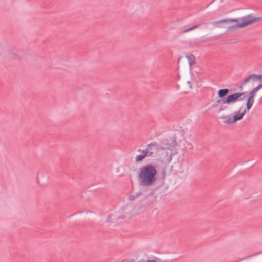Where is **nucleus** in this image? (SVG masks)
Instances as JSON below:
<instances>
[{
  "label": "nucleus",
  "mask_w": 262,
  "mask_h": 262,
  "mask_svg": "<svg viewBox=\"0 0 262 262\" xmlns=\"http://www.w3.org/2000/svg\"><path fill=\"white\" fill-rule=\"evenodd\" d=\"M185 57L188 60L189 64L191 67L192 66V64L195 63V56L191 53H188L187 55H186Z\"/></svg>",
  "instance_id": "obj_10"
},
{
  "label": "nucleus",
  "mask_w": 262,
  "mask_h": 262,
  "mask_svg": "<svg viewBox=\"0 0 262 262\" xmlns=\"http://www.w3.org/2000/svg\"><path fill=\"white\" fill-rule=\"evenodd\" d=\"M143 259L141 260H137L135 259H124L121 262H142Z\"/></svg>",
  "instance_id": "obj_15"
},
{
  "label": "nucleus",
  "mask_w": 262,
  "mask_h": 262,
  "mask_svg": "<svg viewBox=\"0 0 262 262\" xmlns=\"http://www.w3.org/2000/svg\"><path fill=\"white\" fill-rule=\"evenodd\" d=\"M161 261V260L160 258L156 257H154L153 260H148L146 261L143 260L142 262H160Z\"/></svg>",
  "instance_id": "obj_17"
},
{
  "label": "nucleus",
  "mask_w": 262,
  "mask_h": 262,
  "mask_svg": "<svg viewBox=\"0 0 262 262\" xmlns=\"http://www.w3.org/2000/svg\"><path fill=\"white\" fill-rule=\"evenodd\" d=\"M224 104H222V105H221L219 109V112H220L223 110H227L228 108L227 106H225V105H223Z\"/></svg>",
  "instance_id": "obj_18"
},
{
  "label": "nucleus",
  "mask_w": 262,
  "mask_h": 262,
  "mask_svg": "<svg viewBox=\"0 0 262 262\" xmlns=\"http://www.w3.org/2000/svg\"><path fill=\"white\" fill-rule=\"evenodd\" d=\"M221 119H225L224 123L227 124H231L235 122L233 121V117L232 118L228 116H223L221 117Z\"/></svg>",
  "instance_id": "obj_11"
},
{
  "label": "nucleus",
  "mask_w": 262,
  "mask_h": 262,
  "mask_svg": "<svg viewBox=\"0 0 262 262\" xmlns=\"http://www.w3.org/2000/svg\"><path fill=\"white\" fill-rule=\"evenodd\" d=\"M242 107H241L239 110L238 112H235V115L233 116V121L235 122L237 121H239L243 119L244 116L245 115L246 110L244 108L243 111L242 112V113H240V112L242 110Z\"/></svg>",
  "instance_id": "obj_7"
},
{
  "label": "nucleus",
  "mask_w": 262,
  "mask_h": 262,
  "mask_svg": "<svg viewBox=\"0 0 262 262\" xmlns=\"http://www.w3.org/2000/svg\"><path fill=\"white\" fill-rule=\"evenodd\" d=\"M262 88V83L259 84L257 86L253 89L248 94V98L246 103L247 109L249 111L252 107L254 101L255 93Z\"/></svg>",
  "instance_id": "obj_4"
},
{
  "label": "nucleus",
  "mask_w": 262,
  "mask_h": 262,
  "mask_svg": "<svg viewBox=\"0 0 262 262\" xmlns=\"http://www.w3.org/2000/svg\"><path fill=\"white\" fill-rule=\"evenodd\" d=\"M252 75H253V79L254 80H259L261 81L262 78V75H256V74H251Z\"/></svg>",
  "instance_id": "obj_16"
},
{
  "label": "nucleus",
  "mask_w": 262,
  "mask_h": 262,
  "mask_svg": "<svg viewBox=\"0 0 262 262\" xmlns=\"http://www.w3.org/2000/svg\"><path fill=\"white\" fill-rule=\"evenodd\" d=\"M160 144V146L161 150L165 149H171L176 145V142L175 141L171 139H165L161 141Z\"/></svg>",
  "instance_id": "obj_6"
},
{
  "label": "nucleus",
  "mask_w": 262,
  "mask_h": 262,
  "mask_svg": "<svg viewBox=\"0 0 262 262\" xmlns=\"http://www.w3.org/2000/svg\"><path fill=\"white\" fill-rule=\"evenodd\" d=\"M199 27V25H194L193 26L191 27H190L187 29H185L184 30H183L182 31V33H186V32H189L190 31H192L195 29H196L198 28V27Z\"/></svg>",
  "instance_id": "obj_14"
},
{
  "label": "nucleus",
  "mask_w": 262,
  "mask_h": 262,
  "mask_svg": "<svg viewBox=\"0 0 262 262\" xmlns=\"http://www.w3.org/2000/svg\"><path fill=\"white\" fill-rule=\"evenodd\" d=\"M262 254V252H258V253H255V254H254L253 255H251L249 256L248 257H251L252 256H256V255H257L258 254Z\"/></svg>",
  "instance_id": "obj_19"
},
{
  "label": "nucleus",
  "mask_w": 262,
  "mask_h": 262,
  "mask_svg": "<svg viewBox=\"0 0 262 262\" xmlns=\"http://www.w3.org/2000/svg\"><path fill=\"white\" fill-rule=\"evenodd\" d=\"M253 75H250L247 78H246L244 81L240 85V89L242 90L243 88V86L247 83L250 79H253Z\"/></svg>",
  "instance_id": "obj_12"
},
{
  "label": "nucleus",
  "mask_w": 262,
  "mask_h": 262,
  "mask_svg": "<svg viewBox=\"0 0 262 262\" xmlns=\"http://www.w3.org/2000/svg\"><path fill=\"white\" fill-rule=\"evenodd\" d=\"M261 19V17H254L252 14H248L239 18L224 19L219 21L212 22L211 24L215 27H221V26H219L220 24L234 22L237 23L235 25L230 27L229 28H242Z\"/></svg>",
  "instance_id": "obj_2"
},
{
  "label": "nucleus",
  "mask_w": 262,
  "mask_h": 262,
  "mask_svg": "<svg viewBox=\"0 0 262 262\" xmlns=\"http://www.w3.org/2000/svg\"><path fill=\"white\" fill-rule=\"evenodd\" d=\"M147 154V157H153L154 155L161 150L160 144L156 142L150 143L147 145V148L145 150Z\"/></svg>",
  "instance_id": "obj_5"
},
{
  "label": "nucleus",
  "mask_w": 262,
  "mask_h": 262,
  "mask_svg": "<svg viewBox=\"0 0 262 262\" xmlns=\"http://www.w3.org/2000/svg\"><path fill=\"white\" fill-rule=\"evenodd\" d=\"M173 260H164L163 262H172Z\"/></svg>",
  "instance_id": "obj_20"
},
{
  "label": "nucleus",
  "mask_w": 262,
  "mask_h": 262,
  "mask_svg": "<svg viewBox=\"0 0 262 262\" xmlns=\"http://www.w3.org/2000/svg\"><path fill=\"white\" fill-rule=\"evenodd\" d=\"M246 97H247V96H244L242 98H240L239 99V100L241 101V100H243V99H244Z\"/></svg>",
  "instance_id": "obj_21"
},
{
  "label": "nucleus",
  "mask_w": 262,
  "mask_h": 262,
  "mask_svg": "<svg viewBox=\"0 0 262 262\" xmlns=\"http://www.w3.org/2000/svg\"><path fill=\"white\" fill-rule=\"evenodd\" d=\"M141 193V192H139L136 193L135 195H130L128 196V199L131 201H134L140 195Z\"/></svg>",
  "instance_id": "obj_13"
},
{
  "label": "nucleus",
  "mask_w": 262,
  "mask_h": 262,
  "mask_svg": "<svg viewBox=\"0 0 262 262\" xmlns=\"http://www.w3.org/2000/svg\"><path fill=\"white\" fill-rule=\"evenodd\" d=\"M112 216V214H110V215H108V216H107V217H108V219H107V221H109V219H110V217H111Z\"/></svg>",
  "instance_id": "obj_22"
},
{
  "label": "nucleus",
  "mask_w": 262,
  "mask_h": 262,
  "mask_svg": "<svg viewBox=\"0 0 262 262\" xmlns=\"http://www.w3.org/2000/svg\"><path fill=\"white\" fill-rule=\"evenodd\" d=\"M157 170L155 166L147 164L139 169L138 176V183L140 186H152L157 179Z\"/></svg>",
  "instance_id": "obj_1"
},
{
  "label": "nucleus",
  "mask_w": 262,
  "mask_h": 262,
  "mask_svg": "<svg viewBox=\"0 0 262 262\" xmlns=\"http://www.w3.org/2000/svg\"><path fill=\"white\" fill-rule=\"evenodd\" d=\"M229 92L228 89H220L217 92L218 97L221 98V99H223V98L227 95Z\"/></svg>",
  "instance_id": "obj_9"
},
{
  "label": "nucleus",
  "mask_w": 262,
  "mask_h": 262,
  "mask_svg": "<svg viewBox=\"0 0 262 262\" xmlns=\"http://www.w3.org/2000/svg\"><path fill=\"white\" fill-rule=\"evenodd\" d=\"M244 93H235L228 95L225 99H219L216 101L217 103L222 104H230L235 102L239 98L243 95Z\"/></svg>",
  "instance_id": "obj_3"
},
{
  "label": "nucleus",
  "mask_w": 262,
  "mask_h": 262,
  "mask_svg": "<svg viewBox=\"0 0 262 262\" xmlns=\"http://www.w3.org/2000/svg\"><path fill=\"white\" fill-rule=\"evenodd\" d=\"M139 152H141V155H138L136 158V162H140L142 161L146 157H147V154L145 150L139 149Z\"/></svg>",
  "instance_id": "obj_8"
}]
</instances>
